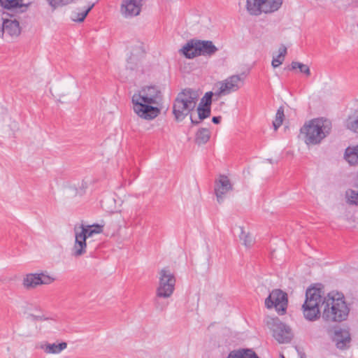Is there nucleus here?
<instances>
[{"mask_svg": "<svg viewBox=\"0 0 358 358\" xmlns=\"http://www.w3.org/2000/svg\"><path fill=\"white\" fill-rule=\"evenodd\" d=\"M162 100V93L156 86H147L132 96L134 111L141 118L153 120L160 113L157 106Z\"/></svg>", "mask_w": 358, "mask_h": 358, "instance_id": "1", "label": "nucleus"}, {"mask_svg": "<svg viewBox=\"0 0 358 358\" xmlns=\"http://www.w3.org/2000/svg\"><path fill=\"white\" fill-rule=\"evenodd\" d=\"M322 318L327 322H341L345 320L350 313L343 294L331 292L324 295Z\"/></svg>", "mask_w": 358, "mask_h": 358, "instance_id": "2", "label": "nucleus"}, {"mask_svg": "<svg viewBox=\"0 0 358 358\" xmlns=\"http://www.w3.org/2000/svg\"><path fill=\"white\" fill-rule=\"evenodd\" d=\"M324 292L321 284L308 288L306 299L301 310L304 318L310 322L316 321L321 316V308L324 309Z\"/></svg>", "mask_w": 358, "mask_h": 358, "instance_id": "3", "label": "nucleus"}, {"mask_svg": "<svg viewBox=\"0 0 358 358\" xmlns=\"http://www.w3.org/2000/svg\"><path fill=\"white\" fill-rule=\"evenodd\" d=\"M331 122L327 118H315L301 128L300 131L304 136L307 145H317L328 136L331 130Z\"/></svg>", "mask_w": 358, "mask_h": 358, "instance_id": "4", "label": "nucleus"}, {"mask_svg": "<svg viewBox=\"0 0 358 358\" xmlns=\"http://www.w3.org/2000/svg\"><path fill=\"white\" fill-rule=\"evenodd\" d=\"M199 95L190 88L179 92L173 101V114L178 122L182 121L196 107Z\"/></svg>", "mask_w": 358, "mask_h": 358, "instance_id": "5", "label": "nucleus"}, {"mask_svg": "<svg viewBox=\"0 0 358 358\" xmlns=\"http://www.w3.org/2000/svg\"><path fill=\"white\" fill-rule=\"evenodd\" d=\"M218 48L211 41L191 39L180 50L187 59H193L198 56L210 57L213 56Z\"/></svg>", "mask_w": 358, "mask_h": 358, "instance_id": "6", "label": "nucleus"}, {"mask_svg": "<svg viewBox=\"0 0 358 358\" xmlns=\"http://www.w3.org/2000/svg\"><path fill=\"white\" fill-rule=\"evenodd\" d=\"M282 0H246V10L251 15L270 14L279 10Z\"/></svg>", "mask_w": 358, "mask_h": 358, "instance_id": "7", "label": "nucleus"}, {"mask_svg": "<svg viewBox=\"0 0 358 358\" xmlns=\"http://www.w3.org/2000/svg\"><path fill=\"white\" fill-rule=\"evenodd\" d=\"M159 285L156 293L158 297L169 298L175 290L176 278L168 268H162L159 273Z\"/></svg>", "mask_w": 358, "mask_h": 358, "instance_id": "8", "label": "nucleus"}, {"mask_svg": "<svg viewBox=\"0 0 358 358\" xmlns=\"http://www.w3.org/2000/svg\"><path fill=\"white\" fill-rule=\"evenodd\" d=\"M288 304L287 294L280 289H273L265 299L267 308H275L279 315L286 313Z\"/></svg>", "mask_w": 358, "mask_h": 358, "instance_id": "9", "label": "nucleus"}, {"mask_svg": "<svg viewBox=\"0 0 358 358\" xmlns=\"http://www.w3.org/2000/svg\"><path fill=\"white\" fill-rule=\"evenodd\" d=\"M17 15L9 17L2 14L3 22L0 27V38H3L4 34L10 37H17L20 34L21 28L17 19Z\"/></svg>", "mask_w": 358, "mask_h": 358, "instance_id": "10", "label": "nucleus"}, {"mask_svg": "<svg viewBox=\"0 0 358 358\" xmlns=\"http://www.w3.org/2000/svg\"><path fill=\"white\" fill-rule=\"evenodd\" d=\"M273 336L280 343H287L292 338V334L289 326L280 322L278 318L272 320Z\"/></svg>", "mask_w": 358, "mask_h": 358, "instance_id": "11", "label": "nucleus"}, {"mask_svg": "<svg viewBox=\"0 0 358 358\" xmlns=\"http://www.w3.org/2000/svg\"><path fill=\"white\" fill-rule=\"evenodd\" d=\"M30 5L24 3L23 0H0V6L6 9L3 15L15 17L17 15L26 12Z\"/></svg>", "mask_w": 358, "mask_h": 358, "instance_id": "12", "label": "nucleus"}, {"mask_svg": "<svg viewBox=\"0 0 358 358\" xmlns=\"http://www.w3.org/2000/svg\"><path fill=\"white\" fill-rule=\"evenodd\" d=\"M332 341L335 343L336 348L339 350H347L350 346L351 336L349 331L338 328L334 331L331 336Z\"/></svg>", "mask_w": 358, "mask_h": 358, "instance_id": "13", "label": "nucleus"}, {"mask_svg": "<svg viewBox=\"0 0 358 358\" xmlns=\"http://www.w3.org/2000/svg\"><path fill=\"white\" fill-rule=\"evenodd\" d=\"M143 0H123L120 11L125 17L137 16L141 11Z\"/></svg>", "mask_w": 358, "mask_h": 358, "instance_id": "14", "label": "nucleus"}, {"mask_svg": "<svg viewBox=\"0 0 358 358\" xmlns=\"http://www.w3.org/2000/svg\"><path fill=\"white\" fill-rule=\"evenodd\" d=\"M231 189L232 185L228 177L224 175L220 176L215 184V192L217 202L222 203L224 199V195Z\"/></svg>", "mask_w": 358, "mask_h": 358, "instance_id": "15", "label": "nucleus"}, {"mask_svg": "<svg viewBox=\"0 0 358 358\" xmlns=\"http://www.w3.org/2000/svg\"><path fill=\"white\" fill-rule=\"evenodd\" d=\"M243 80L239 75H233L221 83L218 95L227 94L239 89V83Z\"/></svg>", "mask_w": 358, "mask_h": 358, "instance_id": "16", "label": "nucleus"}, {"mask_svg": "<svg viewBox=\"0 0 358 358\" xmlns=\"http://www.w3.org/2000/svg\"><path fill=\"white\" fill-rule=\"evenodd\" d=\"M76 230V241L73 248V255L76 257H80L86 252L87 243L85 236L79 234L77 228Z\"/></svg>", "mask_w": 358, "mask_h": 358, "instance_id": "17", "label": "nucleus"}, {"mask_svg": "<svg viewBox=\"0 0 358 358\" xmlns=\"http://www.w3.org/2000/svg\"><path fill=\"white\" fill-rule=\"evenodd\" d=\"M227 358H259L257 353L249 348H240L231 351Z\"/></svg>", "mask_w": 358, "mask_h": 358, "instance_id": "18", "label": "nucleus"}, {"mask_svg": "<svg viewBox=\"0 0 358 358\" xmlns=\"http://www.w3.org/2000/svg\"><path fill=\"white\" fill-rule=\"evenodd\" d=\"M79 228L80 229L79 234L83 235V236H85L86 240L94 234H100L103 231V226L99 224L84 225L82 224Z\"/></svg>", "mask_w": 358, "mask_h": 358, "instance_id": "19", "label": "nucleus"}, {"mask_svg": "<svg viewBox=\"0 0 358 358\" xmlns=\"http://www.w3.org/2000/svg\"><path fill=\"white\" fill-rule=\"evenodd\" d=\"M47 354H59L67 348L66 342H62L59 344L45 343L41 347Z\"/></svg>", "mask_w": 358, "mask_h": 358, "instance_id": "20", "label": "nucleus"}, {"mask_svg": "<svg viewBox=\"0 0 358 358\" xmlns=\"http://www.w3.org/2000/svg\"><path fill=\"white\" fill-rule=\"evenodd\" d=\"M41 285L38 273H29L23 279V285L27 289H33Z\"/></svg>", "mask_w": 358, "mask_h": 358, "instance_id": "21", "label": "nucleus"}, {"mask_svg": "<svg viewBox=\"0 0 358 358\" xmlns=\"http://www.w3.org/2000/svg\"><path fill=\"white\" fill-rule=\"evenodd\" d=\"M344 158L350 165L358 164V145L347 148Z\"/></svg>", "mask_w": 358, "mask_h": 358, "instance_id": "22", "label": "nucleus"}, {"mask_svg": "<svg viewBox=\"0 0 358 358\" xmlns=\"http://www.w3.org/2000/svg\"><path fill=\"white\" fill-rule=\"evenodd\" d=\"M210 137V131L206 128H201L196 134L195 142L198 145L206 144L209 141Z\"/></svg>", "mask_w": 358, "mask_h": 358, "instance_id": "23", "label": "nucleus"}, {"mask_svg": "<svg viewBox=\"0 0 358 358\" xmlns=\"http://www.w3.org/2000/svg\"><path fill=\"white\" fill-rule=\"evenodd\" d=\"M346 127L350 131L358 134V110H355L346 120Z\"/></svg>", "mask_w": 358, "mask_h": 358, "instance_id": "24", "label": "nucleus"}, {"mask_svg": "<svg viewBox=\"0 0 358 358\" xmlns=\"http://www.w3.org/2000/svg\"><path fill=\"white\" fill-rule=\"evenodd\" d=\"M296 69H299V71L304 73L306 76H310V70L308 65L299 62H292L291 63V69L295 70Z\"/></svg>", "mask_w": 358, "mask_h": 358, "instance_id": "25", "label": "nucleus"}, {"mask_svg": "<svg viewBox=\"0 0 358 358\" xmlns=\"http://www.w3.org/2000/svg\"><path fill=\"white\" fill-rule=\"evenodd\" d=\"M284 108L282 106H280L275 114V119L273 122V125L275 130H277L282 124L284 119Z\"/></svg>", "mask_w": 358, "mask_h": 358, "instance_id": "26", "label": "nucleus"}, {"mask_svg": "<svg viewBox=\"0 0 358 358\" xmlns=\"http://www.w3.org/2000/svg\"><path fill=\"white\" fill-rule=\"evenodd\" d=\"M197 112L199 115V119L200 120H203L204 119L210 117L211 113V108L206 106H203L202 104H199L197 107Z\"/></svg>", "mask_w": 358, "mask_h": 358, "instance_id": "27", "label": "nucleus"}, {"mask_svg": "<svg viewBox=\"0 0 358 358\" xmlns=\"http://www.w3.org/2000/svg\"><path fill=\"white\" fill-rule=\"evenodd\" d=\"M239 238L243 241V244L245 247L249 248L253 245L254 241L252 237L249 234H246L243 231V227H241V234L239 235Z\"/></svg>", "mask_w": 358, "mask_h": 358, "instance_id": "28", "label": "nucleus"}, {"mask_svg": "<svg viewBox=\"0 0 358 358\" xmlns=\"http://www.w3.org/2000/svg\"><path fill=\"white\" fill-rule=\"evenodd\" d=\"M161 299H162V297H158L156 294L154 299V306L156 310L162 312L167 308L169 303V301H163ZM163 299L164 298L163 297Z\"/></svg>", "mask_w": 358, "mask_h": 358, "instance_id": "29", "label": "nucleus"}, {"mask_svg": "<svg viewBox=\"0 0 358 358\" xmlns=\"http://www.w3.org/2000/svg\"><path fill=\"white\" fill-rule=\"evenodd\" d=\"M38 275H40L41 285H50L55 280V278L48 275L47 272L38 273Z\"/></svg>", "mask_w": 358, "mask_h": 358, "instance_id": "30", "label": "nucleus"}, {"mask_svg": "<svg viewBox=\"0 0 358 358\" xmlns=\"http://www.w3.org/2000/svg\"><path fill=\"white\" fill-rule=\"evenodd\" d=\"M94 4L89 6L85 10L76 13V17L73 18V20L75 22H83L87 15H88L89 12L92 10L93 8Z\"/></svg>", "mask_w": 358, "mask_h": 358, "instance_id": "31", "label": "nucleus"}, {"mask_svg": "<svg viewBox=\"0 0 358 358\" xmlns=\"http://www.w3.org/2000/svg\"><path fill=\"white\" fill-rule=\"evenodd\" d=\"M213 93L212 92H208L205 94L203 98L201 100L199 104H202L203 106L210 107L212 103Z\"/></svg>", "mask_w": 358, "mask_h": 358, "instance_id": "32", "label": "nucleus"}, {"mask_svg": "<svg viewBox=\"0 0 358 358\" xmlns=\"http://www.w3.org/2000/svg\"><path fill=\"white\" fill-rule=\"evenodd\" d=\"M49 4L53 7L57 8L66 5L73 1V0H47Z\"/></svg>", "mask_w": 358, "mask_h": 358, "instance_id": "33", "label": "nucleus"}, {"mask_svg": "<svg viewBox=\"0 0 358 358\" xmlns=\"http://www.w3.org/2000/svg\"><path fill=\"white\" fill-rule=\"evenodd\" d=\"M284 58L281 57L280 55H278L276 57H273L271 64L273 68H276L279 66L280 64H282L284 61Z\"/></svg>", "mask_w": 358, "mask_h": 358, "instance_id": "34", "label": "nucleus"}, {"mask_svg": "<svg viewBox=\"0 0 358 358\" xmlns=\"http://www.w3.org/2000/svg\"><path fill=\"white\" fill-rule=\"evenodd\" d=\"M29 318L32 321H44L48 320V317H45L44 315H35L34 314H29Z\"/></svg>", "mask_w": 358, "mask_h": 358, "instance_id": "35", "label": "nucleus"}, {"mask_svg": "<svg viewBox=\"0 0 358 358\" xmlns=\"http://www.w3.org/2000/svg\"><path fill=\"white\" fill-rule=\"evenodd\" d=\"M350 202L353 204L358 205V192H356L354 190L351 191Z\"/></svg>", "mask_w": 358, "mask_h": 358, "instance_id": "36", "label": "nucleus"}, {"mask_svg": "<svg viewBox=\"0 0 358 358\" xmlns=\"http://www.w3.org/2000/svg\"><path fill=\"white\" fill-rule=\"evenodd\" d=\"M279 54L278 55H280L281 57L284 58L285 59V56L287 53V48L285 46H282V48H280L279 50Z\"/></svg>", "mask_w": 358, "mask_h": 358, "instance_id": "37", "label": "nucleus"}, {"mask_svg": "<svg viewBox=\"0 0 358 358\" xmlns=\"http://www.w3.org/2000/svg\"><path fill=\"white\" fill-rule=\"evenodd\" d=\"M222 120V117L221 116H214L212 118V122L214 123V124H219L220 122Z\"/></svg>", "mask_w": 358, "mask_h": 358, "instance_id": "38", "label": "nucleus"}, {"mask_svg": "<svg viewBox=\"0 0 358 358\" xmlns=\"http://www.w3.org/2000/svg\"><path fill=\"white\" fill-rule=\"evenodd\" d=\"M190 120H191V123H192V124H194V125H197V124H199L201 122V120H194L192 119V116L190 117Z\"/></svg>", "mask_w": 358, "mask_h": 358, "instance_id": "39", "label": "nucleus"}, {"mask_svg": "<svg viewBox=\"0 0 358 358\" xmlns=\"http://www.w3.org/2000/svg\"><path fill=\"white\" fill-rule=\"evenodd\" d=\"M82 187H83V189H85L87 187V184L86 183L84 184V182H83L82 183Z\"/></svg>", "mask_w": 358, "mask_h": 358, "instance_id": "40", "label": "nucleus"}, {"mask_svg": "<svg viewBox=\"0 0 358 358\" xmlns=\"http://www.w3.org/2000/svg\"><path fill=\"white\" fill-rule=\"evenodd\" d=\"M282 358H285V357L283 355H282Z\"/></svg>", "mask_w": 358, "mask_h": 358, "instance_id": "41", "label": "nucleus"}, {"mask_svg": "<svg viewBox=\"0 0 358 358\" xmlns=\"http://www.w3.org/2000/svg\"><path fill=\"white\" fill-rule=\"evenodd\" d=\"M301 358H303V357L301 356Z\"/></svg>", "mask_w": 358, "mask_h": 358, "instance_id": "42", "label": "nucleus"}]
</instances>
